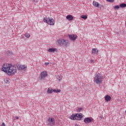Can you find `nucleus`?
Returning <instances> with one entry per match:
<instances>
[{"instance_id": "obj_13", "label": "nucleus", "mask_w": 126, "mask_h": 126, "mask_svg": "<svg viewBox=\"0 0 126 126\" xmlns=\"http://www.w3.org/2000/svg\"><path fill=\"white\" fill-rule=\"evenodd\" d=\"M93 5H94V6H95L96 7H100V6L102 5H99L98 2L96 1H93Z\"/></svg>"}, {"instance_id": "obj_20", "label": "nucleus", "mask_w": 126, "mask_h": 126, "mask_svg": "<svg viewBox=\"0 0 126 126\" xmlns=\"http://www.w3.org/2000/svg\"><path fill=\"white\" fill-rule=\"evenodd\" d=\"M83 110V108L82 107L79 108H77V112H79V113H80L81 111H82Z\"/></svg>"}, {"instance_id": "obj_7", "label": "nucleus", "mask_w": 126, "mask_h": 126, "mask_svg": "<svg viewBox=\"0 0 126 126\" xmlns=\"http://www.w3.org/2000/svg\"><path fill=\"white\" fill-rule=\"evenodd\" d=\"M48 76V72L46 71H43L42 72L40 73V75L39 76V78L40 79H45L46 78V77Z\"/></svg>"}, {"instance_id": "obj_6", "label": "nucleus", "mask_w": 126, "mask_h": 126, "mask_svg": "<svg viewBox=\"0 0 126 126\" xmlns=\"http://www.w3.org/2000/svg\"><path fill=\"white\" fill-rule=\"evenodd\" d=\"M55 123V119L52 117L49 118L46 122L47 125L50 126H54Z\"/></svg>"}, {"instance_id": "obj_24", "label": "nucleus", "mask_w": 126, "mask_h": 126, "mask_svg": "<svg viewBox=\"0 0 126 126\" xmlns=\"http://www.w3.org/2000/svg\"><path fill=\"white\" fill-rule=\"evenodd\" d=\"M56 78H57V79H58V80H62L63 77H61V76H57L56 77Z\"/></svg>"}, {"instance_id": "obj_9", "label": "nucleus", "mask_w": 126, "mask_h": 126, "mask_svg": "<svg viewBox=\"0 0 126 126\" xmlns=\"http://www.w3.org/2000/svg\"><path fill=\"white\" fill-rule=\"evenodd\" d=\"M84 122L85 124H90V123H92V119L87 117L84 119Z\"/></svg>"}, {"instance_id": "obj_27", "label": "nucleus", "mask_w": 126, "mask_h": 126, "mask_svg": "<svg viewBox=\"0 0 126 126\" xmlns=\"http://www.w3.org/2000/svg\"><path fill=\"white\" fill-rule=\"evenodd\" d=\"M56 91H57V93H59V92H61V90H60V89H57V90H56Z\"/></svg>"}, {"instance_id": "obj_26", "label": "nucleus", "mask_w": 126, "mask_h": 126, "mask_svg": "<svg viewBox=\"0 0 126 126\" xmlns=\"http://www.w3.org/2000/svg\"><path fill=\"white\" fill-rule=\"evenodd\" d=\"M53 92H54L55 93H57V90H56V89H53Z\"/></svg>"}, {"instance_id": "obj_22", "label": "nucleus", "mask_w": 126, "mask_h": 126, "mask_svg": "<svg viewBox=\"0 0 126 126\" xmlns=\"http://www.w3.org/2000/svg\"><path fill=\"white\" fill-rule=\"evenodd\" d=\"M25 37H26L27 38H29L30 37V34L28 33H26L25 34Z\"/></svg>"}, {"instance_id": "obj_33", "label": "nucleus", "mask_w": 126, "mask_h": 126, "mask_svg": "<svg viewBox=\"0 0 126 126\" xmlns=\"http://www.w3.org/2000/svg\"><path fill=\"white\" fill-rule=\"evenodd\" d=\"M23 38H24V36H22V37H21V39H24Z\"/></svg>"}, {"instance_id": "obj_23", "label": "nucleus", "mask_w": 126, "mask_h": 126, "mask_svg": "<svg viewBox=\"0 0 126 126\" xmlns=\"http://www.w3.org/2000/svg\"><path fill=\"white\" fill-rule=\"evenodd\" d=\"M7 54L8 56H11L12 55V52H11L10 51H8L7 52Z\"/></svg>"}, {"instance_id": "obj_8", "label": "nucleus", "mask_w": 126, "mask_h": 126, "mask_svg": "<svg viewBox=\"0 0 126 126\" xmlns=\"http://www.w3.org/2000/svg\"><path fill=\"white\" fill-rule=\"evenodd\" d=\"M69 39L71 40V41H75L76 39H77L78 36L76 34H68Z\"/></svg>"}, {"instance_id": "obj_19", "label": "nucleus", "mask_w": 126, "mask_h": 126, "mask_svg": "<svg viewBox=\"0 0 126 126\" xmlns=\"http://www.w3.org/2000/svg\"><path fill=\"white\" fill-rule=\"evenodd\" d=\"M81 18H82L83 19H87V15H82L81 16Z\"/></svg>"}, {"instance_id": "obj_32", "label": "nucleus", "mask_w": 126, "mask_h": 126, "mask_svg": "<svg viewBox=\"0 0 126 126\" xmlns=\"http://www.w3.org/2000/svg\"><path fill=\"white\" fill-rule=\"evenodd\" d=\"M93 62H94V60H91V63H93Z\"/></svg>"}, {"instance_id": "obj_28", "label": "nucleus", "mask_w": 126, "mask_h": 126, "mask_svg": "<svg viewBox=\"0 0 126 126\" xmlns=\"http://www.w3.org/2000/svg\"><path fill=\"white\" fill-rule=\"evenodd\" d=\"M48 64H49V62H46V63H45V65H48Z\"/></svg>"}, {"instance_id": "obj_11", "label": "nucleus", "mask_w": 126, "mask_h": 126, "mask_svg": "<svg viewBox=\"0 0 126 126\" xmlns=\"http://www.w3.org/2000/svg\"><path fill=\"white\" fill-rule=\"evenodd\" d=\"M66 19L69 20V21H71V20H73V17L71 15H67L66 17Z\"/></svg>"}, {"instance_id": "obj_4", "label": "nucleus", "mask_w": 126, "mask_h": 126, "mask_svg": "<svg viewBox=\"0 0 126 126\" xmlns=\"http://www.w3.org/2000/svg\"><path fill=\"white\" fill-rule=\"evenodd\" d=\"M58 45H60L61 46L64 45L65 47H68L69 45V42L68 40H64L63 39H60L57 41Z\"/></svg>"}, {"instance_id": "obj_18", "label": "nucleus", "mask_w": 126, "mask_h": 126, "mask_svg": "<svg viewBox=\"0 0 126 126\" xmlns=\"http://www.w3.org/2000/svg\"><path fill=\"white\" fill-rule=\"evenodd\" d=\"M53 89H52V88H48L47 89V93H50V94H51V93H52L53 92Z\"/></svg>"}, {"instance_id": "obj_17", "label": "nucleus", "mask_w": 126, "mask_h": 126, "mask_svg": "<svg viewBox=\"0 0 126 126\" xmlns=\"http://www.w3.org/2000/svg\"><path fill=\"white\" fill-rule=\"evenodd\" d=\"M120 7H121L122 8H125V7H126V4L125 3H121L120 4Z\"/></svg>"}, {"instance_id": "obj_30", "label": "nucleus", "mask_w": 126, "mask_h": 126, "mask_svg": "<svg viewBox=\"0 0 126 126\" xmlns=\"http://www.w3.org/2000/svg\"><path fill=\"white\" fill-rule=\"evenodd\" d=\"M33 1H34V2H37V0H33Z\"/></svg>"}, {"instance_id": "obj_15", "label": "nucleus", "mask_w": 126, "mask_h": 126, "mask_svg": "<svg viewBox=\"0 0 126 126\" xmlns=\"http://www.w3.org/2000/svg\"><path fill=\"white\" fill-rule=\"evenodd\" d=\"M105 100L106 101V102H109L111 100V96L109 95H106L105 96Z\"/></svg>"}, {"instance_id": "obj_16", "label": "nucleus", "mask_w": 126, "mask_h": 126, "mask_svg": "<svg viewBox=\"0 0 126 126\" xmlns=\"http://www.w3.org/2000/svg\"><path fill=\"white\" fill-rule=\"evenodd\" d=\"M4 81L6 84H9V83L10 82V80H9L8 78H6L4 79Z\"/></svg>"}, {"instance_id": "obj_10", "label": "nucleus", "mask_w": 126, "mask_h": 126, "mask_svg": "<svg viewBox=\"0 0 126 126\" xmlns=\"http://www.w3.org/2000/svg\"><path fill=\"white\" fill-rule=\"evenodd\" d=\"M17 69H19V70H23V69H25V68H26V66H25V65H22L19 64L17 65Z\"/></svg>"}, {"instance_id": "obj_34", "label": "nucleus", "mask_w": 126, "mask_h": 126, "mask_svg": "<svg viewBox=\"0 0 126 126\" xmlns=\"http://www.w3.org/2000/svg\"><path fill=\"white\" fill-rule=\"evenodd\" d=\"M25 87L26 88L27 87V85H25Z\"/></svg>"}, {"instance_id": "obj_2", "label": "nucleus", "mask_w": 126, "mask_h": 126, "mask_svg": "<svg viewBox=\"0 0 126 126\" xmlns=\"http://www.w3.org/2000/svg\"><path fill=\"white\" fill-rule=\"evenodd\" d=\"M70 119L73 121H74V120L82 121V120H83V116H82V113L72 114V115L70 116Z\"/></svg>"}, {"instance_id": "obj_25", "label": "nucleus", "mask_w": 126, "mask_h": 126, "mask_svg": "<svg viewBox=\"0 0 126 126\" xmlns=\"http://www.w3.org/2000/svg\"><path fill=\"white\" fill-rule=\"evenodd\" d=\"M108 2H114V0H106Z\"/></svg>"}, {"instance_id": "obj_3", "label": "nucleus", "mask_w": 126, "mask_h": 126, "mask_svg": "<svg viewBox=\"0 0 126 126\" xmlns=\"http://www.w3.org/2000/svg\"><path fill=\"white\" fill-rule=\"evenodd\" d=\"M43 22H46V23H47V24H49V25H55V20L53 19L52 18H49V17H44L43 18Z\"/></svg>"}, {"instance_id": "obj_12", "label": "nucleus", "mask_w": 126, "mask_h": 126, "mask_svg": "<svg viewBox=\"0 0 126 126\" xmlns=\"http://www.w3.org/2000/svg\"><path fill=\"white\" fill-rule=\"evenodd\" d=\"M47 51L48 52H49V53H54V52L58 51V49H57L56 48H51L48 49Z\"/></svg>"}, {"instance_id": "obj_31", "label": "nucleus", "mask_w": 126, "mask_h": 126, "mask_svg": "<svg viewBox=\"0 0 126 126\" xmlns=\"http://www.w3.org/2000/svg\"><path fill=\"white\" fill-rule=\"evenodd\" d=\"M16 119L17 120H18V119H19V118L18 116H16Z\"/></svg>"}, {"instance_id": "obj_5", "label": "nucleus", "mask_w": 126, "mask_h": 126, "mask_svg": "<svg viewBox=\"0 0 126 126\" xmlns=\"http://www.w3.org/2000/svg\"><path fill=\"white\" fill-rule=\"evenodd\" d=\"M94 80L96 84H101L102 83V76L99 73L96 74Z\"/></svg>"}, {"instance_id": "obj_29", "label": "nucleus", "mask_w": 126, "mask_h": 126, "mask_svg": "<svg viewBox=\"0 0 126 126\" xmlns=\"http://www.w3.org/2000/svg\"><path fill=\"white\" fill-rule=\"evenodd\" d=\"M1 126H5V124H4V123L3 122L2 123Z\"/></svg>"}, {"instance_id": "obj_21", "label": "nucleus", "mask_w": 126, "mask_h": 126, "mask_svg": "<svg viewBox=\"0 0 126 126\" xmlns=\"http://www.w3.org/2000/svg\"><path fill=\"white\" fill-rule=\"evenodd\" d=\"M114 9H119L120 8V5H116L114 6Z\"/></svg>"}, {"instance_id": "obj_14", "label": "nucleus", "mask_w": 126, "mask_h": 126, "mask_svg": "<svg viewBox=\"0 0 126 126\" xmlns=\"http://www.w3.org/2000/svg\"><path fill=\"white\" fill-rule=\"evenodd\" d=\"M98 52L99 51L96 48H93L92 50V53L94 54V55H97V54H98Z\"/></svg>"}, {"instance_id": "obj_1", "label": "nucleus", "mask_w": 126, "mask_h": 126, "mask_svg": "<svg viewBox=\"0 0 126 126\" xmlns=\"http://www.w3.org/2000/svg\"><path fill=\"white\" fill-rule=\"evenodd\" d=\"M2 71H4L5 73H7L8 75H12L15 74L17 71L16 67L15 66H12L4 64L1 68Z\"/></svg>"}]
</instances>
